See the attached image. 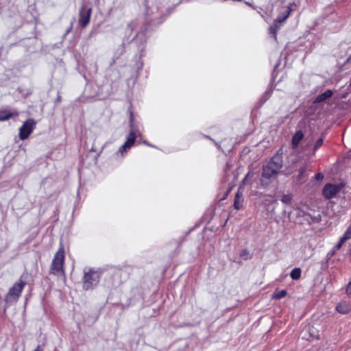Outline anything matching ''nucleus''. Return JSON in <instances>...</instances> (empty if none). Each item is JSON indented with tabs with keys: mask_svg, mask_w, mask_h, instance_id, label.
Wrapping results in <instances>:
<instances>
[{
	"mask_svg": "<svg viewBox=\"0 0 351 351\" xmlns=\"http://www.w3.org/2000/svg\"><path fill=\"white\" fill-rule=\"evenodd\" d=\"M64 251L63 247H61L54 256V258L52 261L50 272L53 274H64Z\"/></svg>",
	"mask_w": 351,
	"mask_h": 351,
	"instance_id": "obj_1",
	"label": "nucleus"
},
{
	"mask_svg": "<svg viewBox=\"0 0 351 351\" xmlns=\"http://www.w3.org/2000/svg\"><path fill=\"white\" fill-rule=\"evenodd\" d=\"M25 285V282L20 280L15 283L9 290L5 297L6 302H13L18 300Z\"/></svg>",
	"mask_w": 351,
	"mask_h": 351,
	"instance_id": "obj_2",
	"label": "nucleus"
},
{
	"mask_svg": "<svg viewBox=\"0 0 351 351\" xmlns=\"http://www.w3.org/2000/svg\"><path fill=\"white\" fill-rule=\"evenodd\" d=\"M293 11V8L289 6L285 11V16L283 17L278 16V18L274 21L272 25L269 27V34H271L275 40H276V34L278 30L280 29V23L284 22L289 16L290 13Z\"/></svg>",
	"mask_w": 351,
	"mask_h": 351,
	"instance_id": "obj_3",
	"label": "nucleus"
},
{
	"mask_svg": "<svg viewBox=\"0 0 351 351\" xmlns=\"http://www.w3.org/2000/svg\"><path fill=\"white\" fill-rule=\"evenodd\" d=\"M278 174L276 170H274L269 166L266 165L263 170L261 178V182L263 186H267L273 179Z\"/></svg>",
	"mask_w": 351,
	"mask_h": 351,
	"instance_id": "obj_4",
	"label": "nucleus"
},
{
	"mask_svg": "<svg viewBox=\"0 0 351 351\" xmlns=\"http://www.w3.org/2000/svg\"><path fill=\"white\" fill-rule=\"evenodd\" d=\"M36 121L32 119H27L21 127L19 131V137L21 140H25L29 137L32 132Z\"/></svg>",
	"mask_w": 351,
	"mask_h": 351,
	"instance_id": "obj_5",
	"label": "nucleus"
},
{
	"mask_svg": "<svg viewBox=\"0 0 351 351\" xmlns=\"http://www.w3.org/2000/svg\"><path fill=\"white\" fill-rule=\"evenodd\" d=\"M342 184H327L323 189V195L327 199H331L340 192Z\"/></svg>",
	"mask_w": 351,
	"mask_h": 351,
	"instance_id": "obj_6",
	"label": "nucleus"
},
{
	"mask_svg": "<svg viewBox=\"0 0 351 351\" xmlns=\"http://www.w3.org/2000/svg\"><path fill=\"white\" fill-rule=\"evenodd\" d=\"M99 276L93 271H89L85 273L84 277V288L88 289L91 287L93 284H96L98 282Z\"/></svg>",
	"mask_w": 351,
	"mask_h": 351,
	"instance_id": "obj_7",
	"label": "nucleus"
},
{
	"mask_svg": "<svg viewBox=\"0 0 351 351\" xmlns=\"http://www.w3.org/2000/svg\"><path fill=\"white\" fill-rule=\"evenodd\" d=\"M92 10L91 8H83L80 13L79 23L82 27H86L90 22V15Z\"/></svg>",
	"mask_w": 351,
	"mask_h": 351,
	"instance_id": "obj_8",
	"label": "nucleus"
},
{
	"mask_svg": "<svg viewBox=\"0 0 351 351\" xmlns=\"http://www.w3.org/2000/svg\"><path fill=\"white\" fill-rule=\"evenodd\" d=\"M267 165L279 173L282 167V156L278 154L274 156L271 161Z\"/></svg>",
	"mask_w": 351,
	"mask_h": 351,
	"instance_id": "obj_9",
	"label": "nucleus"
},
{
	"mask_svg": "<svg viewBox=\"0 0 351 351\" xmlns=\"http://www.w3.org/2000/svg\"><path fill=\"white\" fill-rule=\"evenodd\" d=\"M336 309L340 313L346 314L351 311V304L347 302H341L337 304Z\"/></svg>",
	"mask_w": 351,
	"mask_h": 351,
	"instance_id": "obj_10",
	"label": "nucleus"
},
{
	"mask_svg": "<svg viewBox=\"0 0 351 351\" xmlns=\"http://www.w3.org/2000/svg\"><path fill=\"white\" fill-rule=\"evenodd\" d=\"M243 193L240 189L237 192L234 197V207L237 210H239L243 206Z\"/></svg>",
	"mask_w": 351,
	"mask_h": 351,
	"instance_id": "obj_11",
	"label": "nucleus"
},
{
	"mask_svg": "<svg viewBox=\"0 0 351 351\" xmlns=\"http://www.w3.org/2000/svg\"><path fill=\"white\" fill-rule=\"evenodd\" d=\"M333 95V92L331 90H327L324 93L319 95L315 99L314 103L318 104L325 101L326 99L330 98Z\"/></svg>",
	"mask_w": 351,
	"mask_h": 351,
	"instance_id": "obj_12",
	"label": "nucleus"
},
{
	"mask_svg": "<svg viewBox=\"0 0 351 351\" xmlns=\"http://www.w3.org/2000/svg\"><path fill=\"white\" fill-rule=\"evenodd\" d=\"M136 136L134 132L131 131L129 134V136L126 140V141L124 143L125 145L128 147V148H130L135 142Z\"/></svg>",
	"mask_w": 351,
	"mask_h": 351,
	"instance_id": "obj_13",
	"label": "nucleus"
},
{
	"mask_svg": "<svg viewBox=\"0 0 351 351\" xmlns=\"http://www.w3.org/2000/svg\"><path fill=\"white\" fill-rule=\"evenodd\" d=\"M303 136H304L303 133L301 131H298L294 134V136H293V138H292V144H293V147L298 146L300 141L302 139Z\"/></svg>",
	"mask_w": 351,
	"mask_h": 351,
	"instance_id": "obj_14",
	"label": "nucleus"
},
{
	"mask_svg": "<svg viewBox=\"0 0 351 351\" xmlns=\"http://www.w3.org/2000/svg\"><path fill=\"white\" fill-rule=\"evenodd\" d=\"M301 269L300 268H295L291 272V277L293 280H298L300 278Z\"/></svg>",
	"mask_w": 351,
	"mask_h": 351,
	"instance_id": "obj_15",
	"label": "nucleus"
},
{
	"mask_svg": "<svg viewBox=\"0 0 351 351\" xmlns=\"http://www.w3.org/2000/svg\"><path fill=\"white\" fill-rule=\"evenodd\" d=\"M12 116L11 112L4 111H0V121H5L9 119Z\"/></svg>",
	"mask_w": 351,
	"mask_h": 351,
	"instance_id": "obj_16",
	"label": "nucleus"
},
{
	"mask_svg": "<svg viewBox=\"0 0 351 351\" xmlns=\"http://www.w3.org/2000/svg\"><path fill=\"white\" fill-rule=\"evenodd\" d=\"M287 295V291L285 290H281L276 291L273 295V298L275 299H281L284 298Z\"/></svg>",
	"mask_w": 351,
	"mask_h": 351,
	"instance_id": "obj_17",
	"label": "nucleus"
},
{
	"mask_svg": "<svg viewBox=\"0 0 351 351\" xmlns=\"http://www.w3.org/2000/svg\"><path fill=\"white\" fill-rule=\"evenodd\" d=\"M306 165H303L302 167H301L299 169V174H298V180L299 181L302 180L304 177V173L306 172Z\"/></svg>",
	"mask_w": 351,
	"mask_h": 351,
	"instance_id": "obj_18",
	"label": "nucleus"
},
{
	"mask_svg": "<svg viewBox=\"0 0 351 351\" xmlns=\"http://www.w3.org/2000/svg\"><path fill=\"white\" fill-rule=\"evenodd\" d=\"M341 239H343V241H345L351 239V224L349 226V227L346 230L345 234L341 237Z\"/></svg>",
	"mask_w": 351,
	"mask_h": 351,
	"instance_id": "obj_19",
	"label": "nucleus"
},
{
	"mask_svg": "<svg viewBox=\"0 0 351 351\" xmlns=\"http://www.w3.org/2000/svg\"><path fill=\"white\" fill-rule=\"evenodd\" d=\"M291 195H289V194H287V195H284L282 197V202L286 204H288L291 202Z\"/></svg>",
	"mask_w": 351,
	"mask_h": 351,
	"instance_id": "obj_20",
	"label": "nucleus"
},
{
	"mask_svg": "<svg viewBox=\"0 0 351 351\" xmlns=\"http://www.w3.org/2000/svg\"><path fill=\"white\" fill-rule=\"evenodd\" d=\"M322 144H323V138H320L316 141V143L315 144V147H314V150L315 151L317 148H319L320 146H322Z\"/></svg>",
	"mask_w": 351,
	"mask_h": 351,
	"instance_id": "obj_21",
	"label": "nucleus"
},
{
	"mask_svg": "<svg viewBox=\"0 0 351 351\" xmlns=\"http://www.w3.org/2000/svg\"><path fill=\"white\" fill-rule=\"evenodd\" d=\"M345 241H343V239L341 238L339 242L337 244V245L335 247L336 250H339L342 245L344 243Z\"/></svg>",
	"mask_w": 351,
	"mask_h": 351,
	"instance_id": "obj_22",
	"label": "nucleus"
},
{
	"mask_svg": "<svg viewBox=\"0 0 351 351\" xmlns=\"http://www.w3.org/2000/svg\"><path fill=\"white\" fill-rule=\"evenodd\" d=\"M128 147L126 146V145L123 144V145H121L119 149V151L121 154H123L125 152H126V150L128 149Z\"/></svg>",
	"mask_w": 351,
	"mask_h": 351,
	"instance_id": "obj_23",
	"label": "nucleus"
},
{
	"mask_svg": "<svg viewBox=\"0 0 351 351\" xmlns=\"http://www.w3.org/2000/svg\"><path fill=\"white\" fill-rule=\"evenodd\" d=\"M292 7L293 8V7L295 6V3H290L288 7H287L286 8H285V10L282 11L281 13L280 14V15L278 16H281V17H283L285 16V11L289 7Z\"/></svg>",
	"mask_w": 351,
	"mask_h": 351,
	"instance_id": "obj_24",
	"label": "nucleus"
},
{
	"mask_svg": "<svg viewBox=\"0 0 351 351\" xmlns=\"http://www.w3.org/2000/svg\"><path fill=\"white\" fill-rule=\"evenodd\" d=\"M248 254L249 252L246 250H244L241 251L240 256L244 258H247Z\"/></svg>",
	"mask_w": 351,
	"mask_h": 351,
	"instance_id": "obj_25",
	"label": "nucleus"
},
{
	"mask_svg": "<svg viewBox=\"0 0 351 351\" xmlns=\"http://www.w3.org/2000/svg\"><path fill=\"white\" fill-rule=\"evenodd\" d=\"M346 292L351 297V281L347 285Z\"/></svg>",
	"mask_w": 351,
	"mask_h": 351,
	"instance_id": "obj_26",
	"label": "nucleus"
},
{
	"mask_svg": "<svg viewBox=\"0 0 351 351\" xmlns=\"http://www.w3.org/2000/svg\"><path fill=\"white\" fill-rule=\"evenodd\" d=\"M324 178V176L322 173H318L315 175V179L317 180H322V179Z\"/></svg>",
	"mask_w": 351,
	"mask_h": 351,
	"instance_id": "obj_27",
	"label": "nucleus"
},
{
	"mask_svg": "<svg viewBox=\"0 0 351 351\" xmlns=\"http://www.w3.org/2000/svg\"><path fill=\"white\" fill-rule=\"evenodd\" d=\"M251 173L249 172L245 177V180H247L248 178H251Z\"/></svg>",
	"mask_w": 351,
	"mask_h": 351,
	"instance_id": "obj_28",
	"label": "nucleus"
},
{
	"mask_svg": "<svg viewBox=\"0 0 351 351\" xmlns=\"http://www.w3.org/2000/svg\"><path fill=\"white\" fill-rule=\"evenodd\" d=\"M245 3H246L247 5H248L249 6L252 7L253 9H255L254 5H252V3H250V2H247V1H246V2H245Z\"/></svg>",
	"mask_w": 351,
	"mask_h": 351,
	"instance_id": "obj_29",
	"label": "nucleus"
},
{
	"mask_svg": "<svg viewBox=\"0 0 351 351\" xmlns=\"http://www.w3.org/2000/svg\"><path fill=\"white\" fill-rule=\"evenodd\" d=\"M34 351H42V350L40 349V346H38L37 348L35 349Z\"/></svg>",
	"mask_w": 351,
	"mask_h": 351,
	"instance_id": "obj_30",
	"label": "nucleus"
},
{
	"mask_svg": "<svg viewBox=\"0 0 351 351\" xmlns=\"http://www.w3.org/2000/svg\"><path fill=\"white\" fill-rule=\"evenodd\" d=\"M348 62L349 63H351V56L348 58Z\"/></svg>",
	"mask_w": 351,
	"mask_h": 351,
	"instance_id": "obj_31",
	"label": "nucleus"
},
{
	"mask_svg": "<svg viewBox=\"0 0 351 351\" xmlns=\"http://www.w3.org/2000/svg\"><path fill=\"white\" fill-rule=\"evenodd\" d=\"M246 180H245V178H244V179H243V184H245Z\"/></svg>",
	"mask_w": 351,
	"mask_h": 351,
	"instance_id": "obj_32",
	"label": "nucleus"
}]
</instances>
